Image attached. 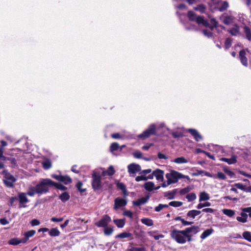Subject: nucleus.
<instances>
[{"instance_id":"nucleus-35","label":"nucleus","mask_w":251,"mask_h":251,"mask_svg":"<svg viewBox=\"0 0 251 251\" xmlns=\"http://www.w3.org/2000/svg\"><path fill=\"white\" fill-rule=\"evenodd\" d=\"M187 16L189 20V21L194 22L196 21V14L193 11L190 10L188 11L187 13Z\"/></svg>"},{"instance_id":"nucleus-36","label":"nucleus","mask_w":251,"mask_h":251,"mask_svg":"<svg viewBox=\"0 0 251 251\" xmlns=\"http://www.w3.org/2000/svg\"><path fill=\"white\" fill-rule=\"evenodd\" d=\"M204 174V175L206 176H210V174L207 172H205L203 170H197L195 172H194L192 174V176H198L200 175H201Z\"/></svg>"},{"instance_id":"nucleus-25","label":"nucleus","mask_w":251,"mask_h":251,"mask_svg":"<svg viewBox=\"0 0 251 251\" xmlns=\"http://www.w3.org/2000/svg\"><path fill=\"white\" fill-rule=\"evenodd\" d=\"M214 232V229L212 228L206 229L201 235V238L204 239L211 235Z\"/></svg>"},{"instance_id":"nucleus-42","label":"nucleus","mask_w":251,"mask_h":251,"mask_svg":"<svg viewBox=\"0 0 251 251\" xmlns=\"http://www.w3.org/2000/svg\"><path fill=\"white\" fill-rule=\"evenodd\" d=\"M223 213L226 216L232 217L235 214V212L234 210L228 209H225L223 210Z\"/></svg>"},{"instance_id":"nucleus-37","label":"nucleus","mask_w":251,"mask_h":251,"mask_svg":"<svg viewBox=\"0 0 251 251\" xmlns=\"http://www.w3.org/2000/svg\"><path fill=\"white\" fill-rule=\"evenodd\" d=\"M120 146L118 143L114 142L112 143L110 146V151L111 152H113L115 151H117L119 150Z\"/></svg>"},{"instance_id":"nucleus-58","label":"nucleus","mask_w":251,"mask_h":251,"mask_svg":"<svg viewBox=\"0 0 251 251\" xmlns=\"http://www.w3.org/2000/svg\"><path fill=\"white\" fill-rule=\"evenodd\" d=\"M129 251H146V249L144 247H132Z\"/></svg>"},{"instance_id":"nucleus-18","label":"nucleus","mask_w":251,"mask_h":251,"mask_svg":"<svg viewBox=\"0 0 251 251\" xmlns=\"http://www.w3.org/2000/svg\"><path fill=\"white\" fill-rule=\"evenodd\" d=\"M177 189H175L172 191H169L164 193V197L167 198L169 200H172L175 198V196L177 192Z\"/></svg>"},{"instance_id":"nucleus-16","label":"nucleus","mask_w":251,"mask_h":251,"mask_svg":"<svg viewBox=\"0 0 251 251\" xmlns=\"http://www.w3.org/2000/svg\"><path fill=\"white\" fill-rule=\"evenodd\" d=\"M153 175L156 177V179L158 181H163L164 180V171L157 169L153 172Z\"/></svg>"},{"instance_id":"nucleus-29","label":"nucleus","mask_w":251,"mask_h":251,"mask_svg":"<svg viewBox=\"0 0 251 251\" xmlns=\"http://www.w3.org/2000/svg\"><path fill=\"white\" fill-rule=\"evenodd\" d=\"M141 221L142 224H143L148 226H151L153 225V221L150 218H142V219H141Z\"/></svg>"},{"instance_id":"nucleus-62","label":"nucleus","mask_w":251,"mask_h":251,"mask_svg":"<svg viewBox=\"0 0 251 251\" xmlns=\"http://www.w3.org/2000/svg\"><path fill=\"white\" fill-rule=\"evenodd\" d=\"M148 179V177L144 176H137L135 178V180L136 181L139 182L142 180H147Z\"/></svg>"},{"instance_id":"nucleus-44","label":"nucleus","mask_w":251,"mask_h":251,"mask_svg":"<svg viewBox=\"0 0 251 251\" xmlns=\"http://www.w3.org/2000/svg\"><path fill=\"white\" fill-rule=\"evenodd\" d=\"M43 167L45 170H48L51 167V163L50 160H47L42 163Z\"/></svg>"},{"instance_id":"nucleus-17","label":"nucleus","mask_w":251,"mask_h":251,"mask_svg":"<svg viewBox=\"0 0 251 251\" xmlns=\"http://www.w3.org/2000/svg\"><path fill=\"white\" fill-rule=\"evenodd\" d=\"M115 170L114 167L112 165L110 166L107 170L103 171L101 173V176H104L108 175L110 176H112L115 173Z\"/></svg>"},{"instance_id":"nucleus-45","label":"nucleus","mask_w":251,"mask_h":251,"mask_svg":"<svg viewBox=\"0 0 251 251\" xmlns=\"http://www.w3.org/2000/svg\"><path fill=\"white\" fill-rule=\"evenodd\" d=\"M214 178H217L220 180H226V175L222 172H218L216 174V176H215Z\"/></svg>"},{"instance_id":"nucleus-55","label":"nucleus","mask_w":251,"mask_h":251,"mask_svg":"<svg viewBox=\"0 0 251 251\" xmlns=\"http://www.w3.org/2000/svg\"><path fill=\"white\" fill-rule=\"evenodd\" d=\"M9 244L10 245H19V244H20V239H18L17 238H13V239H11L9 241Z\"/></svg>"},{"instance_id":"nucleus-51","label":"nucleus","mask_w":251,"mask_h":251,"mask_svg":"<svg viewBox=\"0 0 251 251\" xmlns=\"http://www.w3.org/2000/svg\"><path fill=\"white\" fill-rule=\"evenodd\" d=\"M232 40L231 38L228 37L226 38L225 42V48L226 49L229 48L232 44Z\"/></svg>"},{"instance_id":"nucleus-64","label":"nucleus","mask_w":251,"mask_h":251,"mask_svg":"<svg viewBox=\"0 0 251 251\" xmlns=\"http://www.w3.org/2000/svg\"><path fill=\"white\" fill-rule=\"evenodd\" d=\"M133 155L134 157L137 158H140L142 157V153L139 151H137L133 153Z\"/></svg>"},{"instance_id":"nucleus-53","label":"nucleus","mask_w":251,"mask_h":251,"mask_svg":"<svg viewBox=\"0 0 251 251\" xmlns=\"http://www.w3.org/2000/svg\"><path fill=\"white\" fill-rule=\"evenodd\" d=\"M233 186L236 187V188H238L239 189H240L242 191H244L245 192L246 190V186L242 183H235L233 185Z\"/></svg>"},{"instance_id":"nucleus-47","label":"nucleus","mask_w":251,"mask_h":251,"mask_svg":"<svg viewBox=\"0 0 251 251\" xmlns=\"http://www.w3.org/2000/svg\"><path fill=\"white\" fill-rule=\"evenodd\" d=\"M36 233V231L35 230H30L24 233V236L26 237V238H28L32 237Z\"/></svg>"},{"instance_id":"nucleus-13","label":"nucleus","mask_w":251,"mask_h":251,"mask_svg":"<svg viewBox=\"0 0 251 251\" xmlns=\"http://www.w3.org/2000/svg\"><path fill=\"white\" fill-rule=\"evenodd\" d=\"M187 131L191 134L197 142H199L202 139V136L196 129L194 128H189L187 129Z\"/></svg>"},{"instance_id":"nucleus-19","label":"nucleus","mask_w":251,"mask_h":251,"mask_svg":"<svg viewBox=\"0 0 251 251\" xmlns=\"http://www.w3.org/2000/svg\"><path fill=\"white\" fill-rule=\"evenodd\" d=\"M220 160L226 162L229 165L234 164L237 162V156L236 155H232L230 158L222 157L221 158Z\"/></svg>"},{"instance_id":"nucleus-30","label":"nucleus","mask_w":251,"mask_h":251,"mask_svg":"<svg viewBox=\"0 0 251 251\" xmlns=\"http://www.w3.org/2000/svg\"><path fill=\"white\" fill-rule=\"evenodd\" d=\"M82 186L83 183L80 181H78L75 185L76 188H77V190L80 192L81 195H82L83 193L85 192L86 191V188H82Z\"/></svg>"},{"instance_id":"nucleus-6","label":"nucleus","mask_w":251,"mask_h":251,"mask_svg":"<svg viewBox=\"0 0 251 251\" xmlns=\"http://www.w3.org/2000/svg\"><path fill=\"white\" fill-rule=\"evenodd\" d=\"M199 231V227L198 226H193L187 227L185 229V239L188 242H191L193 240L192 236L197 234Z\"/></svg>"},{"instance_id":"nucleus-59","label":"nucleus","mask_w":251,"mask_h":251,"mask_svg":"<svg viewBox=\"0 0 251 251\" xmlns=\"http://www.w3.org/2000/svg\"><path fill=\"white\" fill-rule=\"evenodd\" d=\"M187 216L189 217L194 219L196 217V214L195 213V210H192L188 212Z\"/></svg>"},{"instance_id":"nucleus-52","label":"nucleus","mask_w":251,"mask_h":251,"mask_svg":"<svg viewBox=\"0 0 251 251\" xmlns=\"http://www.w3.org/2000/svg\"><path fill=\"white\" fill-rule=\"evenodd\" d=\"M191 190V188L190 186H187L182 189H181L179 191V194L180 195H184L185 194L189 193Z\"/></svg>"},{"instance_id":"nucleus-22","label":"nucleus","mask_w":251,"mask_h":251,"mask_svg":"<svg viewBox=\"0 0 251 251\" xmlns=\"http://www.w3.org/2000/svg\"><path fill=\"white\" fill-rule=\"evenodd\" d=\"M19 203L20 204L25 203L28 202V199L26 196L25 193H20L18 194Z\"/></svg>"},{"instance_id":"nucleus-38","label":"nucleus","mask_w":251,"mask_h":251,"mask_svg":"<svg viewBox=\"0 0 251 251\" xmlns=\"http://www.w3.org/2000/svg\"><path fill=\"white\" fill-rule=\"evenodd\" d=\"M228 3L226 1H225L218 7V10L220 12H223L225 10H226L228 7Z\"/></svg>"},{"instance_id":"nucleus-7","label":"nucleus","mask_w":251,"mask_h":251,"mask_svg":"<svg viewBox=\"0 0 251 251\" xmlns=\"http://www.w3.org/2000/svg\"><path fill=\"white\" fill-rule=\"evenodd\" d=\"M241 210L242 212L240 213L241 217H237L236 220L239 222L245 223L248 221V216L251 217V207L243 208Z\"/></svg>"},{"instance_id":"nucleus-34","label":"nucleus","mask_w":251,"mask_h":251,"mask_svg":"<svg viewBox=\"0 0 251 251\" xmlns=\"http://www.w3.org/2000/svg\"><path fill=\"white\" fill-rule=\"evenodd\" d=\"M55 187L56 188L62 191H66L67 190V187L64 186L61 183H56L53 181L52 187Z\"/></svg>"},{"instance_id":"nucleus-21","label":"nucleus","mask_w":251,"mask_h":251,"mask_svg":"<svg viewBox=\"0 0 251 251\" xmlns=\"http://www.w3.org/2000/svg\"><path fill=\"white\" fill-rule=\"evenodd\" d=\"M132 234L129 232H124L117 234L115 236V238L124 239L126 238H129L130 239H132Z\"/></svg>"},{"instance_id":"nucleus-61","label":"nucleus","mask_w":251,"mask_h":251,"mask_svg":"<svg viewBox=\"0 0 251 251\" xmlns=\"http://www.w3.org/2000/svg\"><path fill=\"white\" fill-rule=\"evenodd\" d=\"M204 18L203 16H198L197 17L196 19V22L198 24H202V22H204Z\"/></svg>"},{"instance_id":"nucleus-1","label":"nucleus","mask_w":251,"mask_h":251,"mask_svg":"<svg viewBox=\"0 0 251 251\" xmlns=\"http://www.w3.org/2000/svg\"><path fill=\"white\" fill-rule=\"evenodd\" d=\"M101 175L96 172H93L92 174L91 185L94 192L102 191V187L105 185L108 188H111L112 185L108 181H105L102 184L101 182Z\"/></svg>"},{"instance_id":"nucleus-33","label":"nucleus","mask_w":251,"mask_h":251,"mask_svg":"<svg viewBox=\"0 0 251 251\" xmlns=\"http://www.w3.org/2000/svg\"><path fill=\"white\" fill-rule=\"evenodd\" d=\"M154 184L152 182H147L144 184L145 189L148 191H152L154 189Z\"/></svg>"},{"instance_id":"nucleus-24","label":"nucleus","mask_w":251,"mask_h":251,"mask_svg":"<svg viewBox=\"0 0 251 251\" xmlns=\"http://www.w3.org/2000/svg\"><path fill=\"white\" fill-rule=\"evenodd\" d=\"M125 219H114L113 222L118 228H122L125 225Z\"/></svg>"},{"instance_id":"nucleus-23","label":"nucleus","mask_w":251,"mask_h":251,"mask_svg":"<svg viewBox=\"0 0 251 251\" xmlns=\"http://www.w3.org/2000/svg\"><path fill=\"white\" fill-rule=\"evenodd\" d=\"M228 31L231 35L236 36L239 33V27L237 25L235 24L234 27L230 28Z\"/></svg>"},{"instance_id":"nucleus-60","label":"nucleus","mask_w":251,"mask_h":251,"mask_svg":"<svg viewBox=\"0 0 251 251\" xmlns=\"http://www.w3.org/2000/svg\"><path fill=\"white\" fill-rule=\"evenodd\" d=\"M3 151H1V149H0V159H1L3 161L8 160L10 159V157H6L3 155Z\"/></svg>"},{"instance_id":"nucleus-32","label":"nucleus","mask_w":251,"mask_h":251,"mask_svg":"<svg viewBox=\"0 0 251 251\" xmlns=\"http://www.w3.org/2000/svg\"><path fill=\"white\" fill-rule=\"evenodd\" d=\"M210 199L209 195L205 192H202L200 194L199 201H207Z\"/></svg>"},{"instance_id":"nucleus-4","label":"nucleus","mask_w":251,"mask_h":251,"mask_svg":"<svg viewBox=\"0 0 251 251\" xmlns=\"http://www.w3.org/2000/svg\"><path fill=\"white\" fill-rule=\"evenodd\" d=\"M2 175L5 178L3 179V182L4 185L8 188H13L14 183L16 182V179L7 170H4L2 172Z\"/></svg>"},{"instance_id":"nucleus-41","label":"nucleus","mask_w":251,"mask_h":251,"mask_svg":"<svg viewBox=\"0 0 251 251\" xmlns=\"http://www.w3.org/2000/svg\"><path fill=\"white\" fill-rule=\"evenodd\" d=\"M104 228V233L105 235L109 236L112 234L114 230L113 227L107 226Z\"/></svg>"},{"instance_id":"nucleus-2","label":"nucleus","mask_w":251,"mask_h":251,"mask_svg":"<svg viewBox=\"0 0 251 251\" xmlns=\"http://www.w3.org/2000/svg\"><path fill=\"white\" fill-rule=\"evenodd\" d=\"M52 183L53 181L50 178L42 179L35 186L37 194L40 195L49 192V187H52Z\"/></svg>"},{"instance_id":"nucleus-54","label":"nucleus","mask_w":251,"mask_h":251,"mask_svg":"<svg viewBox=\"0 0 251 251\" xmlns=\"http://www.w3.org/2000/svg\"><path fill=\"white\" fill-rule=\"evenodd\" d=\"M211 205V203L208 201H206L204 203H200L198 204L197 207L198 209H201L204 207H208Z\"/></svg>"},{"instance_id":"nucleus-5","label":"nucleus","mask_w":251,"mask_h":251,"mask_svg":"<svg viewBox=\"0 0 251 251\" xmlns=\"http://www.w3.org/2000/svg\"><path fill=\"white\" fill-rule=\"evenodd\" d=\"M156 126L154 124L151 125L149 128L143 131L141 134L138 135V138L144 140L150 137L151 135L156 134Z\"/></svg>"},{"instance_id":"nucleus-14","label":"nucleus","mask_w":251,"mask_h":251,"mask_svg":"<svg viewBox=\"0 0 251 251\" xmlns=\"http://www.w3.org/2000/svg\"><path fill=\"white\" fill-rule=\"evenodd\" d=\"M150 195H148L144 197L138 199L137 201H132L133 206H140V205L146 203L150 199Z\"/></svg>"},{"instance_id":"nucleus-40","label":"nucleus","mask_w":251,"mask_h":251,"mask_svg":"<svg viewBox=\"0 0 251 251\" xmlns=\"http://www.w3.org/2000/svg\"><path fill=\"white\" fill-rule=\"evenodd\" d=\"M174 162L177 164H182L187 163L188 160L184 157H179L175 159Z\"/></svg>"},{"instance_id":"nucleus-3","label":"nucleus","mask_w":251,"mask_h":251,"mask_svg":"<svg viewBox=\"0 0 251 251\" xmlns=\"http://www.w3.org/2000/svg\"><path fill=\"white\" fill-rule=\"evenodd\" d=\"M185 229L178 230L174 228L170 232V236L173 240H175L178 244H184L186 242L185 239Z\"/></svg>"},{"instance_id":"nucleus-15","label":"nucleus","mask_w":251,"mask_h":251,"mask_svg":"<svg viewBox=\"0 0 251 251\" xmlns=\"http://www.w3.org/2000/svg\"><path fill=\"white\" fill-rule=\"evenodd\" d=\"M246 53L245 50H242L239 52V59L241 64L245 67H248V58L246 56Z\"/></svg>"},{"instance_id":"nucleus-50","label":"nucleus","mask_w":251,"mask_h":251,"mask_svg":"<svg viewBox=\"0 0 251 251\" xmlns=\"http://www.w3.org/2000/svg\"><path fill=\"white\" fill-rule=\"evenodd\" d=\"M186 198L188 201H192L196 199V195L194 193H191L187 195Z\"/></svg>"},{"instance_id":"nucleus-56","label":"nucleus","mask_w":251,"mask_h":251,"mask_svg":"<svg viewBox=\"0 0 251 251\" xmlns=\"http://www.w3.org/2000/svg\"><path fill=\"white\" fill-rule=\"evenodd\" d=\"M172 135L174 138H179L184 136L183 133L179 132H174Z\"/></svg>"},{"instance_id":"nucleus-63","label":"nucleus","mask_w":251,"mask_h":251,"mask_svg":"<svg viewBox=\"0 0 251 251\" xmlns=\"http://www.w3.org/2000/svg\"><path fill=\"white\" fill-rule=\"evenodd\" d=\"M203 34L208 37H211L213 36V33L211 31H208L206 29H203L202 30Z\"/></svg>"},{"instance_id":"nucleus-27","label":"nucleus","mask_w":251,"mask_h":251,"mask_svg":"<svg viewBox=\"0 0 251 251\" xmlns=\"http://www.w3.org/2000/svg\"><path fill=\"white\" fill-rule=\"evenodd\" d=\"M49 235L51 237H56L59 236L60 232L57 227L52 228L49 232Z\"/></svg>"},{"instance_id":"nucleus-28","label":"nucleus","mask_w":251,"mask_h":251,"mask_svg":"<svg viewBox=\"0 0 251 251\" xmlns=\"http://www.w3.org/2000/svg\"><path fill=\"white\" fill-rule=\"evenodd\" d=\"M174 220H175L176 221H181L182 225L184 226L191 225L193 224V222L187 221L185 220L184 219L182 218V217L180 216H177V217H176L174 219Z\"/></svg>"},{"instance_id":"nucleus-48","label":"nucleus","mask_w":251,"mask_h":251,"mask_svg":"<svg viewBox=\"0 0 251 251\" xmlns=\"http://www.w3.org/2000/svg\"><path fill=\"white\" fill-rule=\"evenodd\" d=\"M36 191V188L35 186L34 187H30L29 188L28 192H27V195L29 196L32 197L35 194H37Z\"/></svg>"},{"instance_id":"nucleus-8","label":"nucleus","mask_w":251,"mask_h":251,"mask_svg":"<svg viewBox=\"0 0 251 251\" xmlns=\"http://www.w3.org/2000/svg\"><path fill=\"white\" fill-rule=\"evenodd\" d=\"M180 177H181L180 173L174 170H172L170 173H167L166 175V177L168 179L169 184L177 183L178 180L180 179Z\"/></svg>"},{"instance_id":"nucleus-31","label":"nucleus","mask_w":251,"mask_h":251,"mask_svg":"<svg viewBox=\"0 0 251 251\" xmlns=\"http://www.w3.org/2000/svg\"><path fill=\"white\" fill-rule=\"evenodd\" d=\"M244 33L246 34L247 39L251 40V31L250 28L248 26H244L243 27Z\"/></svg>"},{"instance_id":"nucleus-39","label":"nucleus","mask_w":251,"mask_h":251,"mask_svg":"<svg viewBox=\"0 0 251 251\" xmlns=\"http://www.w3.org/2000/svg\"><path fill=\"white\" fill-rule=\"evenodd\" d=\"M243 238L247 240L248 241L251 242V233L250 231H244L242 234Z\"/></svg>"},{"instance_id":"nucleus-49","label":"nucleus","mask_w":251,"mask_h":251,"mask_svg":"<svg viewBox=\"0 0 251 251\" xmlns=\"http://www.w3.org/2000/svg\"><path fill=\"white\" fill-rule=\"evenodd\" d=\"M232 18L229 16H225L223 20V23L226 25H228L232 22Z\"/></svg>"},{"instance_id":"nucleus-9","label":"nucleus","mask_w":251,"mask_h":251,"mask_svg":"<svg viewBox=\"0 0 251 251\" xmlns=\"http://www.w3.org/2000/svg\"><path fill=\"white\" fill-rule=\"evenodd\" d=\"M111 221V217L107 214L102 216L101 218L95 223L96 226L98 227H105L108 226Z\"/></svg>"},{"instance_id":"nucleus-20","label":"nucleus","mask_w":251,"mask_h":251,"mask_svg":"<svg viewBox=\"0 0 251 251\" xmlns=\"http://www.w3.org/2000/svg\"><path fill=\"white\" fill-rule=\"evenodd\" d=\"M116 185L119 189L122 191L124 197H126L128 195V193L125 184L122 182H118Z\"/></svg>"},{"instance_id":"nucleus-46","label":"nucleus","mask_w":251,"mask_h":251,"mask_svg":"<svg viewBox=\"0 0 251 251\" xmlns=\"http://www.w3.org/2000/svg\"><path fill=\"white\" fill-rule=\"evenodd\" d=\"M183 203L179 201H172L169 202V205L175 207H179L182 205Z\"/></svg>"},{"instance_id":"nucleus-57","label":"nucleus","mask_w":251,"mask_h":251,"mask_svg":"<svg viewBox=\"0 0 251 251\" xmlns=\"http://www.w3.org/2000/svg\"><path fill=\"white\" fill-rule=\"evenodd\" d=\"M123 215L125 216L129 217L130 219L133 218V213L130 210L125 211L123 213Z\"/></svg>"},{"instance_id":"nucleus-43","label":"nucleus","mask_w":251,"mask_h":251,"mask_svg":"<svg viewBox=\"0 0 251 251\" xmlns=\"http://www.w3.org/2000/svg\"><path fill=\"white\" fill-rule=\"evenodd\" d=\"M194 9L196 11H200L201 13H204L206 6L203 4H200L197 7H195Z\"/></svg>"},{"instance_id":"nucleus-12","label":"nucleus","mask_w":251,"mask_h":251,"mask_svg":"<svg viewBox=\"0 0 251 251\" xmlns=\"http://www.w3.org/2000/svg\"><path fill=\"white\" fill-rule=\"evenodd\" d=\"M128 172L130 175L135 174L141 171V167L139 165L135 163L129 164L128 167Z\"/></svg>"},{"instance_id":"nucleus-10","label":"nucleus","mask_w":251,"mask_h":251,"mask_svg":"<svg viewBox=\"0 0 251 251\" xmlns=\"http://www.w3.org/2000/svg\"><path fill=\"white\" fill-rule=\"evenodd\" d=\"M51 177L57 180L63 182L65 185L71 183L72 180L71 178L68 176H62L53 174L51 176Z\"/></svg>"},{"instance_id":"nucleus-11","label":"nucleus","mask_w":251,"mask_h":251,"mask_svg":"<svg viewBox=\"0 0 251 251\" xmlns=\"http://www.w3.org/2000/svg\"><path fill=\"white\" fill-rule=\"evenodd\" d=\"M127 203V201L126 199L117 198L114 200V209L117 210L121 207L125 206Z\"/></svg>"},{"instance_id":"nucleus-26","label":"nucleus","mask_w":251,"mask_h":251,"mask_svg":"<svg viewBox=\"0 0 251 251\" xmlns=\"http://www.w3.org/2000/svg\"><path fill=\"white\" fill-rule=\"evenodd\" d=\"M70 198V196L67 192H63L59 196V199L63 202L68 201Z\"/></svg>"}]
</instances>
